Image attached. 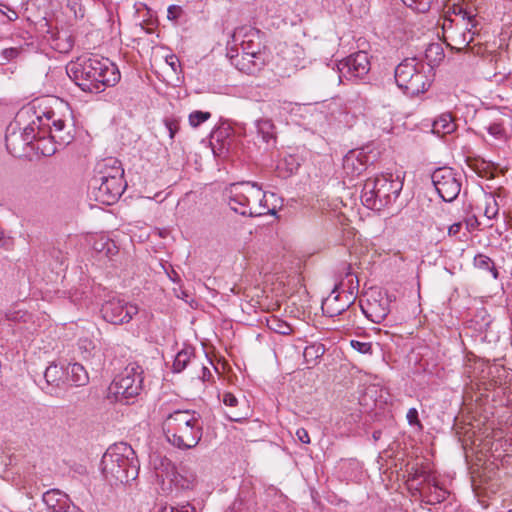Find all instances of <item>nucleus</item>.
Here are the masks:
<instances>
[{
  "mask_svg": "<svg viewBox=\"0 0 512 512\" xmlns=\"http://www.w3.org/2000/svg\"><path fill=\"white\" fill-rule=\"evenodd\" d=\"M40 117L42 127L36 130L37 138L32 148L45 157L54 155L58 147L70 144L75 135V121L69 104L63 100H35L17 114V123L22 119Z\"/></svg>",
  "mask_w": 512,
  "mask_h": 512,
  "instance_id": "f257e3e1",
  "label": "nucleus"
},
{
  "mask_svg": "<svg viewBox=\"0 0 512 512\" xmlns=\"http://www.w3.org/2000/svg\"><path fill=\"white\" fill-rule=\"evenodd\" d=\"M69 78L84 92L100 93L116 85L120 78L118 67L108 58L81 56L66 67Z\"/></svg>",
  "mask_w": 512,
  "mask_h": 512,
  "instance_id": "f03ea898",
  "label": "nucleus"
},
{
  "mask_svg": "<svg viewBox=\"0 0 512 512\" xmlns=\"http://www.w3.org/2000/svg\"><path fill=\"white\" fill-rule=\"evenodd\" d=\"M139 468L135 451L123 442L110 446L101 459L102 473L111 485L126 484L135 480Z\"/></svg>",
  "mask_w": 512,
  "mask_h": 512,
  "instance_id": "7ed1b4c3",
  "label": "nucleus"
},
{
  "mask_svg": "<svg viewBox=\"0 0 512 512\" xmlns=\"http://www.w3.org/2000/svg\"><path fill=\"white\" fill-rule=\"evenodd\" d=\"M225 195L230 208L242 216L259 217L276 213L275 207H268L266 193L256 182L232 183L226 188Z\"/></svg>",
  "mask_w": 512,
  "mask_h": 512,
  "instance_id": "20e7f679",
  "label": "nucleus"
},
{
  "mask_svg": "<svg viewBox=\"0 0 512 512\" xmlns=\"http://www.w3.org/2000/svg\"><path fill=\"white\" fill-rule=\"evenodd\" d=\"M163 429L168 442L173 446L191 449L202 438L203 422L195 411L176 410L165 418Z\"/></svg>",
  "mask_w": 512,
  "mask_h": 512,
  "instance_id": "39448f33",
  "label": "nucleus"
},
{
  "mask_svg": "<svg viewBox=\"0 0 512 512\" xmlns=\"http://www.w3.org/2000/svg\"><path fill=\"white\" fill-rule=\"evenodd\" d=\"M403 181L400 173H383L367 179L361 192L362 203L370 209L382 210L399 197Z\"/></svg>",
  "mask_w": 512,
  "mask_h": 512,
  "instance_id": "423d86ee",
  "label": "nucleus"
},
{
  "mask_svg": "<svg viewBox=\"0 0 512 512\" xmlns=\"http://www.w3.org/2000/svg\"><path fill=\"white\" fill-rule=\"evenodd\" d=\"M432 66L417 58H406L394 71L397 86L410 97L426 92L432 83Z\"/></svg>",
  "mask_w": 512,
  "mask_h": 512,
  "instance_id": "0eeeda50",
  "label": "nucleus"
},
{
  "mask_svg": "<svg viewBox=\"0 0 512 512\" xmlns=\"http://www.w3.org/2000/svg\"><path fill=\"white\" fill-rule=\"evenodd\" d=\"M142 372L138 366H127L109 385L108 398L124 404L133 401L143 388Z\"/></svg>",
  "mask_w": 512,
  "mask_h": 512,
  "instance_id": "6e6552de",
  "label": "nucleus"
},
{
  "mask_svg": "<svg viewBox=\"0 0 512 512\" xmlns=\"http://www.w3.org/2000/svg\"><path fill=\"white\" fill-rule=\"evenodd\" d=\"M232 42L235 45H240L244 55L258 59L257 66H265L266 47L263 44V34L260 30L250 26L238 27L232 35Z\"/></svg>",
  "mask_w": 512,
  "mask_h": 512,
  "instance_id": "1a4fd4ad",
  "label": "nucleus"
},
{
  "mask_svg": "<svg viewBox=\"0 0 512 512\" xmlns=\"http://www.w3.org/2000/svg\"><path fill=\"white\" fill-rule=\"evenodd\" d=\"M432 183L445 202L454 201L461 191L462 176L451 167H439L431 175Z\"/></svg>",
  "mask_w": 512,
  "mask_h": 512,
  "instance_id": "9d476101",
  "label": "nucleus"
},
{
  "mask_svg": "<svg viewBox=\"0 0 512 512\" xmlns=\"http://www.w3.org/2000/svg\"><path fill=\"white\" fill-rule=\"evenodd\" d=\"M40 117H34L22 130L17 131L16 126L10 124L5 136L6 148L12 155H20L26 146H31L37 138L36 130L42 127Z\"/></svg>",
  "mask_w": 512,
  "mask_h": 512,
  "instance_id": "9b49d317",
  "label": "nucleus"
},
{
  "mask_svg": "<svg viewBox=\"0 0 512 512\" xmlns=\"http://www.w3.org/2000/svg\"><path fill=\"white\" fill-rule=\"evenodd\" d=\"M138 313V305L117 297L106 300L101 307L103 319L114 325L129 323Z\"/></svg>",
  "mask_w": 512,
  "mask_h": 512,
  "instance_id": "f8f14e48",
  "label": "nucleus"
},
{
  "mask_svg": "<svg viewBox=\"0 0 512 512\" xmlns=\"http://www.w3.org/2000/svg\"><path fill=\"white\" fill-rule=\"evenodd\" d=\"M90 187L96 201L110 205L122 195L126 188V182L116 174L114 179H101L97 184H92L91 180Z\"/></svg>",
  "mask_w": 512,
  "mask_h": 512,
  "instance_id": "ddd939ff",
  "label": "nucleus"
},
{
  "mask_svg": "<svg viewBox=\"0 0 512 512\" xmlns=\"http://www.w3.org/2000/svg\"><path fill=\"white\" fill-rule=\"evenodd\" d=\"M340 79L345 77L349 80L362 79L370 71V61L365 51H358L351 54L338 65Z\"/></svg>",
  "mask_w": 512,
  "mask_h": 512,
  "instance_id": "4468645a",
  "label": "nucleus"
},
{
  "mask_svg": "<svg viewBox=\"0 0 512 512\" xmlns=\"http://www.w3.org/2000/svg\"><path fill=\"white\" fill-rule=\"evenodd\" d=\"M374 160L375 155L371 156L370 152H367V148L363 147L350 150L343 157L342 166L348 176L355 177L364 172Z\"/></svg>",
  "mask_w": 512,
  "mask_h": 512,
  "instance_id": "2eb2a0df",
  "label": "nucleus"
},
{
  "mask_svg": "<svg viewBox=\"0 0 512 512\" xmlns=\"http://www.w3.org/2000/svg\"><path fill=\"white\" fill-rule=\"evenodd\" d=\"M391 296L379 292L377 297L367 300L365 305H361V310L365 316L374 323H381L390 313Z\"/></svg>",
  "mask_w": 512,
  "mask_h": 512,
  "instance_id": "dca6fc26",
  "label": "nucleus"
},
{
  "mask_svg": "<svg viewBox=\"0 0 512 512\" xmlns=\"http://www.w3.org/2000/svg\"><path fill=\"white\" fill-rule=\"evenodd\" d=\"M124 179V169L121 162L115 158H108L98 165V170L92 178V184H97L101 179H114V176Z\"/></svg>",
  "mask_w": 512,
  "mask_h": 512,
  "instance_id": "f3484780",
  "label": "nucleus"
},
{
  "mask_svg": "<svg viewBox=\"0 0 512 512\" xmlns=\"http://www.w3.org/2000/svg\"><path fill=\"white\" fill-rule=\"evenodd\" d=\"M42 500L51 512H67L69 508L68 496L58 489L46 491Z\"/></svg>",
  "mask_w": 512,
  "mask_h": 512,
  "instance_id": "a211bd4d",
  "label": "nucleus"
},
{
  "mask_svg": "<svg viewBox=\"0 0 512 512\" xmlns=\"http://www.w3.org/2000/svg\"><path fill=\"white\" fill-rule=\"evenodd\" d=\"M337 289V286H335L331 294L322 302V310L329 317H335L342 314L352 304L351 301L340 304L339 294H335Z\"/></svg>",
  "mask_w": 512,
  "mask_h": 512,
  "instance_id": "6ab92c4d",
  "label": "nucleus"
},
{
  "mask_svg": "<svg viewBox=\"0 0 512 512\" xmlns=\"http://www.w3.org/2000/svg\"><path fill=\"white\" fill-rule=\"evenodd\" d=\"M93 250L106 258L109 261L114 262V257L118 255L119 249L116 243L106 236H100L93 242Z\"/></svg>",
  "mask_w": 512,
  "mask_h": 512,
  "instance_id": "aec40b11",
  "label": "nucleus"
},
{
  "mask_svg": "<svg viewBox=\"0 0 512 512\" xmlns=\"http://www.w3.org/2000/svg\"><path fill=\"white\" fill-rule=\"evenodd\" d=\"M233 51V49L230 50V58L238 70L246 74H255L264 67L257 66L258 59L250 58L247 55H244V53H242L241 58H239L238 53L234 55Z\"/></svg>",
  "mask_w": 512,
  "mask_h": 512,
  "instance_id": "412c9836",
  "label": "nucleus"
},
{
  "mask_svg": "<svg viewBox=\"0 0 512 512\" xmlns=\"http://www.w3.org/2000/svg\"><path fill=\"white\" fill-rule=\"evenodd\" d=\"M290 107V102L275 100L264 103L262 110L264 113L268 114L271 119L275 118L280 120L285 116Z\"/></svg>",
  "mask_w": 512,
  "mask_h": 512,
  "instance_id": "4be33fe9",
  "label": "nucleus"
},
{
  "mask_svg": "<svg viewBox=\"0 0 512 512\" xmlns=\"http://www.w3.org/2000/svg\"><path fill=\"white\" fill-rule=\"evenodd\" d=\"M67 377L75 386H85L89 382V375L80 363L70 364L66 370Z\"/></svg>",
  "mask_w": 512,
  "mask_h": 512,
  "instance_id": "5701e85b",
  "label": "nucleus"
},
{
  "mask_svg": "<svg viewBox=\"0 0 512 512\" xmlns=\"http://www.w3.org/2000/svg\"><path fill=\"white\" fill-rule=\"evenodd\" d=\"M256 127L258 134L262 137L263 141L274 143L276 140V127L273 120L268 117L261 118L256 121Z\"/></svg>",
  "mask_w": 512,
  "mask_h": 512,
  "instance_id": "b1692460",
  "label": "nucleus"
},
{
  "mask_svg": "<svg viewBox=\"0 0 512 512\" xmlns=\"http://www.w3.org/2000/svg\"><path fill=\"white\" fill-rule=\"evenodd\" d=\"M456 129V123L450 113H443L433 122V132L436 134H450Z\"/></svg>",
  "mask_w": 512,
  "mask_h": 512,
  "instance_id": "393cba45",
  "label": "nucleus"
},
{
  "mask_svg": "<svg viewBox=\"0 0 512 512\" xmlns=\"http://www.w3.org/2000/svg\"><path fill=\"white\" fill-rule=\"evenodd\" d=\"M65 375H66V372L63 369V367H60L54 363L50 364L44 372V378H45L46 384L48 386H54V387L60 386V384L63 382Z\"/></svg>",
  "mask_w": 512,
  "mask_h": 512,
  "instance_id": "a878e982",
  "label": "nucleus"
},
{
  "mask_svg": "<svg viewBox=\"0 0 512 512\" xmlns=\"http://www.w3.org/2000/svg\"><path fill=\"white\" fill-rule=\"evenodd\" d=\"M473 265L475 268H477L479 270L490 272L493 279H498V277H499L498 269L496 268L494 261L487 255L477 254L474 257Z\"/></svg>",
  "mask_w": 512,
  "mask_h": 512,
  "instance_id": "bb28decb",
  "label": "nucleus"
},
{
  "mask_svg": "<svg viewBox=\"0 0 512 512\" xmlns=\"http://www.w3.org/2000/svg\"><path fill=\"white\" fill-rule=\"evenodd\" d=\"M193 355L194 351L191 347H187L179 351L173 362V371L176 373L182 372L187 367Z\"/></svg>",
  "mask_w": 512,
  "mask_h": 512,
  "instance_id": "cd10ccee",
  "label": "nucleus"
},
{
  "mask_svg": "<svg viewBox=\"0 0 512 512\" xmlns=\"http://www.w3.org/2000/svg\"><path fill=\"white\" fill-rule=\"evenodd\" d=\"M325 353V347L321 343H313L305 347L303 357L305 362L315 363Z\"/></svg>",
  "mask_w": 512,
  "mask_h": 512,
  "instance_id": "c85d7f7f",
  "label": "nucleus"
},
{
  "mask_svg": "<svg viewBox=\"0 0 512 512\" xmlns=\"http://www.w3.org/2000/svg\"><path fill=\"white\" fill-rule=\"evenodd\" d=\"M267 325L270 330L281 335L286 336L290 335L293 332V328L290 324L277 317H272L271 319H269L267 321Z\"/></svg>",
  "mask_w": 512,
  "mask_h": 512,
  "instance_id": "c756f323",
  "label": "nucleus"
},
{
  "mask_svg": "<svg viewBox=\"0 0 512 512\" xmlns=\"http://www.w3.org/2000/svg\"><path fill=\"white\" fill-rule=\"evenodd\" d=\"M484 215L489 219H494L499 213V206L492 194L484 195Z\"/></svg>",
  "mask_w": 512,
  "mask_h": 512,
  "instance_id": "7c9ffc66",
  "label": "nucleus"
},
{
  "mask_svg": "<svg viewBox=\"0 0 512 512\" xmlns=\"http://www.w3.org/2000/svg\"><path fill=\"white\" fill-rule=\"evenodd\" d=\"M428 490H429V493H428L427 497H428V503H430V504L443 502L444 500H446V498L449 494L447 490L440 488L437 484L429 486Z\"/></svg>",
  "mask_w": 512,
  "mask_h": 512,
  "instance_id": "2f4dec72",
  "label": "nucleus"
},
{
  "mask_svg": "<svg viewBox=\"0 0 512 512\" xmlns=\"http://www.w3.org/2000/svg\"><path fill=\"white\" fill-rule=\"evenodd\" d=\"M403 3L411 9L419 12H428L437 0H402Z\"/></svg>",
  "mask_w": 512,
  "mask_h": 512,
  "instance_id": "473e14b6",
  "label": "nucleus"
},
{
  "mask_svg": "<svg viewBox=\"0 0 512 512\" xmlns=\"http://www.w3.org/2000/svg\"><path fill=\"white\" fill-rule=\"evenodd\" d=\"M55 40L57 42L56 47L60 52H68L74 46L72 36L68 35L67 33H57Z\"/></svg>",
  "mask_w": 512,
  "mask_h": 512,
  "instance_id": "72a5a7b5",
  "label": "nucleus"
},
{
  "mask_svg": "<svg viewBox=\"0 0 512 512\" xmlns=\"http://www.w3.org/2000/svg\"><path fill=\"white\" fill-rule=\"evenodd\" d=\"M211 117L209 112L194 111L189 115V124L196 128Z\"/></svg>",
  "mask_w": 512,
  "mask_h": 512,
  "instance_id": "f704fd0d",
  "label": "nucleus"
},
{
  "mask_svg": "<svg viewBox=\"0 0 512 512\" xmlns=\"http://www.w3.org/2000/svg\"><path fill=\"white\" fill-rule=\"evenodd\" d=\"M450 10H452V13L456 16H461L462 20H467V24H471V27H475L473 24L474 16L468 12L465 8H463L461 5L454 4Z\"/></svg>",
  "mask_w": 512,
  "mask_h": 512,
  "instance_id": "c9c22d12",
  "label": "nucleus"
},
{
  "mask_svg": "<svg viewBox=\"0 0 512 512\" xmlns=\"http://www.w3.org/2000/svg\"><path fill=\"white\" fill-rule=\"evenodd\" d=\"M78 348L83 354V357L87 358L92 355L91 352L95 349V345L92 340L88 338H81L78 341Z\"/></svg>",
  "mask_w": 512,
  "mask_h": 512,
  "instance_id": "e433bc0d",
  "label": "nucleus"
},
{
  "mask_svg": "<svg viewBox=\"0 0 512 512\" xmlns=\"http://www.w3.org/2000/svg\"><path fill=\"white\" fill-rule=\"evenodd\" d=\"M350 345L353 349L361 354H372V344L370 342L351 340Z\"/></svg>",
  "mask_w": 512,
  "mask_h": 512,
  "instance_id": "4c0bfd02",
  "label": "nucleus"
},
{
  "mask_svg": "<svg viewBox=\"0 0 512 512\" xmlns=\"http://www.w3.org/2000/svg\"><path fill=\"white\" fill-rule=\"evenodd\" d=\"M164 125L169 133V137L171 139L174 138L175 134L178 132L179 130V121L176 119V118H172V117H166L164 120Z\"/></svg>",
  "mask_w": 512,
  "mask_h": 512,
  "instance_id": "58836bf2",
  "label": "nucleus"
},
{
  "mask_svg": "<svg viewBox=\"0 0 512 512\" xmlns=\"http://www.w3.org/2000/svg\"><path fill=\"white\" fill-rule=\"evenodd\" d=\"M487 131H488V133L491 136H493L496 139H503V138H505V129L502 126L501 123H496V122L495 123H491L487 127Z\"/></svg>",
  "mask_w": 512,
  "mask_h": 512,
  "instance_id": "ea45409f",
  "label": "nucleus"
},
{
  "mask_svg": "<svg viewBox=\"0 0 512 512\" xmlns=\"http://www.w3.org/2000/svg\"><path fill=\"white\" fill-rule=\"evenodd\" d=\"M432 54H435L436 57L433 59V61H436L437 59L441 60L442 57L444 56L443 54V49L441 48V46L439 44H430L428 46V48L426 49V58L430 61H432L431 59V55Z\"/></svg>",
  "mask_w": 512,
  "mask_h": 512,
  "instance_id": "a19ab883",
  "label": "nucleus"
},
{
  "mask_svg": "<svg viewBox=\"0 0 512 512\" xmlns=\"http://www.w3.org/2000/svg\"><path fill=\"white\" fill-rule=\"evenodd\" d=\"M0 13L10 22L16 21L18 19V13L9 5L4 3H0Z\"/></svg>",
  "mask_w": 512,
  "mask_h": 512,
  "instance_id": "79ce46f5",
  "label": "nucleus"
},
{
  "mask_svg": "<svg viewBox=\"0 0 512 512\" xmlns=\"http://www.w3.org/2000/svg\"><path fill=\"white\" fill-rule=\"evenodd\" d=\"M160 512H197L196 508L190 503L181 505L180 507L165 506L161 508Z\"/></svg>",
  "mask_w": 512,
  "mask_h": 512,
  "instance_id": "37998d69",
  "label": "nucleus"
},
{
  "mask_svg": "<svg viewBox=\"0 0 512 512\" xmlns=\"http://www.w3.org/2000/svg\"><path fill=\"white\" fill-rule=\"evenodd\" d=\"M21 51L22 49L17 47L6 48L2 50L1 56L4 60L11 61L16 59L20 55Z\"/></svg>",
  "mask_w": 512,
  "mask_h": 512,
  "instance_id": "c03bdc74",
  "label": "nucleus"
},
{
  "mask_svg": "<svg viewBox=\"0 0 512 512\" xmlns=\"http://www.w3.org/2000/svg\"><path fill=\"white\" fill-rule=\"evenodd\" d=\"M183 14V9L178 5H170L167 9V18L171 21H177Z\"/></svg>",
  "mask_w": 512,
  "mask_h": 512,
  "instance_id": "a18cd8bd",
  "label": "nucleus"
},
{
  "mask_svg": "<svg viewBox=\"0 0 512 512\" xmlns=\"http://www.w3.org/2000/svg\"><path fill=\"white\" fill-rule=\"evenodd\" d=\"M406 418H407L409 425H416L420 429L423 428V426L418 418V411L416 408H410L407 412Z\"/></svg>",
  "mask_w": 512,
  "mask_h": 512,
  "instance_id": "49530a36",
  "label": "nucleus"
},
{
  "mask_svg": "<svg viewBox=\"0 0 512 512\" xmlns=\"http://www.w3.org/2000/svg\"><path fill=\"white\" fill-rule=\"evenodd\" d=\"M222 402L228 407H237L239 401L236 396L230 392H225L222 397Z\"/></svg>",
  "mask_w": 512,
  "mask_h": 512,
  "instance_id": "de8ad7c7",
  "label": "nucleus"
},
{
  "mask_svg": "<svg viewBox=\"0 0 512 512\" xmlns=\"http://www.w3.org/2000/svg\"><path fill=\"white\" fill-rule=\"evenodd\" d=\"M296 437L297 439L302 442L303 444H309L310 443V437L306 429L304 428H298L296 431Z\"/></svg>",
  "mask_w": 512,
  "mask_h": 512,
  "instance_id": "09e8293b",
  "label": "nucleus"
},
{
  "mask_svg": "<svg viewBox=\"0 0 512 512\" xmlns=\"http://www.w3.org/2000/svg\"><path fill=\"white\" fill-rule=\"evenodd\" d=\"M466 225L468 230L471 231L478 228L480 222L478 221V218L475 215H472L466 219Z\"/></svg>",
  "mask_w": 512,
  "mask_h": 512,
  "instance_id": "8fccbe9b",
  "label": "nucleus"
},
{
  "mask_svg": "<svg viewBox=\"0 0 512 512\" xmlns=\"http://www.w3.org/2000/svg\"><path fill=\"white\" fill-rule=\"evenodd\" d=\"M228 418L233 422H241L247 418V413L233 412L231 415H228Z\"/></svg>",
  "mask_w": 512,
  "mask_h": 512,
  "instance_id": "3c124183",
  "label": "nucleus"
},
{
  "mask_svg": "<svg viewBox=\"0 0 512 512\" xmlns=\"http://www.w3.org/2000/svg\"><path fill=\"white\" fill-rule=\"evenodd\" d=\"M466 30H467V33L464 32L462 34V36H463L462 43H464L465 47L468 46L469 43L473 40V35L471 34V28L466 27Z\"/></svg>",
  "mask_w": 512,
  "mask_h": 512,
  "instance_id": "603ef678",
  "label": "nucleus"
},
{
  "mask_svg": "<svg viewBox=\"0 0 512 512\" xmlns=\"http://www.w3.org/2000/svg\"><path fill=\"white\" fill-rule=\"evenodd\" d=\"M461 227H462L461 223H454V224H452V225L449 227V229H448V234H449L450 236H455V235H457V234L460 232Z\"/></svg>",
  "mask_w": 512,
  "mask_h": 512,
  "instance_id": "864d4df0",
  "label": "nucleus"
},
{
  "mask_svg": "<svg viewBox=\"0 0 512 512\" xmlns=\"http://www.w3.org/2000/svg\"><path fill=\"white\" fill-rule=\"evenodd\" d=\"M424 474L425 473L423 471H419L418 469H415V471L413 473L412 472L410 473L409 480H413L414 481V480L424 476Z\"/></svg>",
  "mask_w": 512,
  "mask_h": 512,
  "instance_id": "5fc2aeb1",
  "label": "nucleus"
},
{
  "mask_svg": "<svg viewBox=\"0 0 512 512\" xmlns=\"http://www.w3.org/2000/svg\"><path fill=\"white\" fill-rule=\"evenodd\" d=\"M350 282H351V286H350V295L352 296L353 295V290L354 289H357L358 288V279L356 278V286H353V279H350Z\"/></svg>",
  "mask_w": 512,
  "mask_h": 512,
  "instance_id": "6e6d98bb",
  "label": "nucleus"
},
{
  "mask_svg": "<svg viewBox=\"0 0 512 512\" xmlns=\"http://www.w3.org/2000/svg\"><path fill=\"white\" fill-rule=\"evenodd\" d=\"M381 434H382V432L380 430H376V431L373 432V438L375 440H378V439H380Z\"/></svg>",
  "mask_w": 512,
  "mask_h": 512,
  "instance_id": "4d7b16f0",
  "label": "nucleus"
},
{
  "mask_svg": "<svg viewBox=\"0 0 512 512\" xmlns=\"http://www.w3.org/2000/svg\"><path fill=\"white\" fill-rule=\"evenodd\" d=\"M202 370H203V378H204V379H205V376H206V375H209V376L211 375V373H210V371H209V369H208V368L203 367V369H202Z\"/></svg>",
  "mask_w": 512,
  "mask_h": 512,
  "instance_id": "13d9d810",
  "label": "nucleus"
},
{
  "mask_svg": "<svg viewBox=\"0 0 512 512\" xmlns=\"http://www.w3.org/2000/svg\"><path fill=\"white\" fill-rule=\"evenodd\" d=\"M242 494H243V491H242V492L240 493V495H239V502H240V504H241V503H242V501H243Z\"/></svg>",
  "mask_w": 512,
  "mask_h": 512,
  "instance_id": "bf43d9fd",
  "label": "nucleus"
},
{
  "mask_svg": "<svg viewBox=\"0 0 512 512\" xmlns=\"http://www.w3.org/2000/svg\"><path fill=\"white\" fill-rule=\"evenodd\" d=\"M495 232H496L499 236L502 234V232H501L498 228H496V229H495Z\"/></svg>",
  "mask_w": 512,
  "mask_h": 512,
  "instance_id": "052dcab7",
  "label": "nucleus"
},
{
  "mask_svg": "<svg viewBox=\"0 0 512 512\" xmlns=\"http://www.w3.org/2000/svg\"><path fill=\"white\" fill-rule=\"evenodd\" d=\"M182 487L189 488L190 485H189V483H187L186 485L183 484Z\"/></svg>",
  "mask_w": 512,
  "mask_h": 512,
  "instance_id": "680f3d73",
  "label": "nucleus"
},
{
  "mask_svg": "<svg viewBox=\"0 0 512 512\" xmlns=\"http://www.w3.org/2000/svg\"><path fill=\"white\" fill-rule=\"evenodd\" d=\"M447 21H450V20H449L448 18H445V22H447ZM445 25H446V23H444V26H445Z\"/></svg>",
  "mask_w": 512,
  "mask_h": 512,
  "instance_id": "e2e57ef3",
  "label": "nucleus"
},
{
  "mask_svg": "<svg viewBox=\"0 0 512 512\" xmlns=\"http://www.w3.org/2000/svg\"><path fill=\"white\" fill-rule=\"evenodd\" d=\"M508 512H512V509H510Z\"/></svg>",
  "mask_w": 512,
  "mask_h": 512,
  "instance_id": "0e129e2a",
  "label": "nucleus"
}]
</instances>
